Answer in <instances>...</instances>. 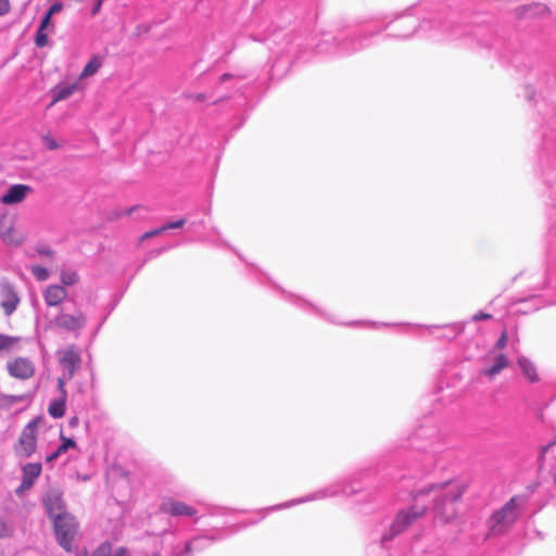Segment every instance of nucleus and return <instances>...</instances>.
<instances>
[{
  "mask_svg": "<svg viewBox=\"0 0 556 556\" xmlns=\"http://www.w3.org/2000/svg\"><path fill=\"white\" fill-rule=\"evenodd\" d=\"M53 523L59 544L64 549L71 551L77 532V522L75 518L68 514L58 515Z\"/></svg>",
  "mask_w": 556,
  "mask_h": 556,
  "instance_id": "7ed1b4c3",
  "label": "nucleus"
},
{
  "mask_svg": "<svg viewBox=\"0 0 556 556\" xmlns=\"http://www.w3.org/2000/svg\"><path fill=\"white\" fill-rule=\"evenodd\" d=\"M80 89H83V86L78 81H75V83L68 84V85L55 86L51 90L52 104L70 98L72 94H74L76 91H78Z\"/></svg>",
  "mask_w": 556,
  "mask_h": 556,
  "instance_id": "f3484780",
  "label": "nucleus"
},
{
  "mask_svg": "<svg viewBox=\"0 0 556 556\" xmlns=\"http://www.w3.org/2000/svg\"><path fill=\"white\" fill-rule=\"evenodd\" d=\"M485 362L491 363L490 366L482 369L481 374L490 379L496 377L503 369L509 366L508 357L497 351H491L485 357Z\"/></svg>",
  "mask_w": 556,
  "mask_h": 556,
  "instance_id": "6e6552de",
  "label": "nucleus"
},
{
  "mask_svg": "<svg viewBox=\"0 0 556 556\" xmlns=\"http://www.w3.org/2000/svg\"><path fill=\"white\" fill-rule=\"evenodd\" d=\"M51 17L52 16L50 14L46 13L43 18L41 20L39 28H41V29H47L48 27L53 28V25L51 24Z\"/></svg>",
  "mask_w": 556,
  "mask_h": 556,
  "instance_id": "7c9ffc66",
  "label": "nucleus"
},
{
  "mask_svg": "<svg viewBox=\"0 0 556 556\" xmlns=\"http://www.w3.org/2000/svg\"><path fill=\"white\" fill-rule=\"evenodd\" d=\"M58 354L60 365L66 372V379H72L80 362L79 355L75 352L74 349L62 350Z\"/></svg>",
  "mask_w": 556,
  "mask_h": 556,
  "instance_id": "ddd939ff",
  "label": "nucleus"
},
{
  "mask_svg": "<svg viewBox=\"0 0 556 556\" xmlns=\"http://www.w3.org/2000/svg\"><path fill=\"white\" fill-rule=\"evenodd\" d=\"M92 556H128V552L124 547L113 549L110 544L100 545Z\"/></svg>",
  "mask_w": 556,
  "mask_h": 556,
  "instance_id": "5701e85b",
  "label": "nucleus"
},
{
  "mask_svg": "<svg viewBox=\"0 0 556 556\" xmlns=\"http://www.w3.org/2000/svg\"><path fill=\"white\" fill-rule=\"evenodd\" d=\"M30 340L18 336H7L0 333V353L22 352Z\"/></svg>",
  "mask_w": 556,
  "mask_h": 556,
  "instance_id": "f8f14e48",
  "label": "nucleus"
},
{
  "mask_svg": "<svg viewBox=\"0 0 556 556\" xmlns=\"http://www.w3.org/2000/svg\"><path fill=\"white\" fill-rule=\"evenodd\" d=\"M41 254H46V255H50L51 254V251L50 250H41L39 251Z\"/></svg>",
  "mask_w": 556,
  "mask_h": 556,
  "instance_id": "79ce46f5",
  "label": "nucleus"
},
{
  "mask_svg": "<svg viewBox=\"0 0 556 556\" xmlns=\"http://www.w3.org/2000/svg\"><path fill=\"white\" fill-rule=\"evenodd\" d=\"M66 296L67 291L64 287L59 285H51L43 292L45 302L48 306H56L61 304Z\"/></svg>",
  "mask_w": 556,
  "mask_h": 556,
  "instance_id": "dca6fc26",
  "label": "nucleus"
},
{
  "mask_svg": "<svg viewBox=\"0 0 556 556\" xmlns=\"http://www.w3.org/2000/svg\"><path fill=\"white\" fill-rule=\"evenodd\" d=\"M486 318H490L489 314L480 313V314H477V315L473 316L475 320L486 319Z\"/></svg>",
  "mask_w": 556,
  "mask_h": 556,
  "instance_id": "c9c22d12",
  "label": "nucleus"
},
{
  "mask_svg": "<svg viewBox=\"0 0 556 556\" xmlns=\"http://www.w3.org/2000/svg\"><path fill=\"white\" fill-rule=\"evenodd\" d=\"M36 428L37 421L33 420L23 429L16 445L18 455L29 457L35 452L37 445Z\"/></svg>",
  "mask_w": 556,
  "mask_h": 556,
  "instance_id": "0eeeda50",
  "label": "nucleus"
},
{
  "mask_svg": "<svg viewBox=\"0 0 556 556\" xmlns=\"http://www.w3.org/2000/svg\"><path fill=\"white\" fill-rule=\"evenodd\" d=\"M100 5H101V0H99L98 4L96 5V8L93 10V14H96L98 12Z\"/></svg>",
  "mask_w": 556,
  "mask_h": 556,
  "instance_id": "a19ab883",
  "label": "nucleus"
},
{
  "mask_svg": "<svg viewBox=\"0 0 556 556\" xmlns=\"http://www.w3.org/2000/svg\"><path fill=\"white\" fill-rule=\"evenodd\" d=\"M184 224H185V219H179V220L174 222V223H168V224L164 225L161 228H157V229H155L153 231H150V232H146L143 235V238H149V237H152V236L160 235V233H162L163 231H165L167 229L180 228V227L184 226Z\"/></svg>",
  "mask_w": 556,
  "mask_h": 556,
  "instance_id": "393cba45",
  "label": "nucleus"
},
{
  "mask_svg": "<svg viewBox=\"0 0 556 556\" xmlns=\"http://www.w3.org/2000/svg\"><path fill=\"white\" fill-rule=\"evenodd\" d=\"M35 43L37 47L42 48L48 43V34L46 29L38 28L35 36Z\"/></svg>",
  "mask_w": 556,
  "mask_h": 556,
  "instance_id": "c85d7f7f",
  "label": "nucleus"
},
{
  "mask_svg": "<svg viewBox=\"0 0 556 556\" xmlns=\"http://www.w3.org/2000/svg\"><path fill=\"white\" fill-rule=\"evenodd\" d=\"M65 403H66L65 396H61L60 399L54 400L49 405V414L53 418H61L65 413Z\"/></svg>",
  "mask_w": 556,
  "mask_h": 556,
  "instance_id": "b1692460",
  "label": "nucleus"
},
{
  "mask_svg": "<svg viewBox=\"0 0 556 556\" xmlns=\"http://www.w3.org/2000/svg\"><path fill=\"white\" fill-rule=\"evenodd\" d=\"M517 366L527 382L538 383L541 380L538 366L530 358L526 356H519L517 358Z\"/></svg>",
  "mask_w": 556,
  "mask_h": 556,
  "instance_id": "2eb2a0df",
  "label": "nucleus"
},
{
  "mask_svg": "<svg viewBox=\"0 0 556 556\" xmlns=\"http://www.w3.org/2000/svg\"><path fill=\"white\" fill-rule=\"evenodd\" d=\"M48 148L49 149H56V148H59L58 141H54V140L48 141Z\"/></svg>",
  "mask_w": 556,
  "mask_h": 556,
  "instance_id": "e433bc0d",
  "label": "nucleus"
},
{
  "mask_svg": "<svg viewBox=\"0 0 556 556\" xmlns=\"http://www.w3.org/2000/svg\"><path fill=\"white\" fill-rule=\"evenodd\" d=\"M231 77H232L231 74H224V75L220 76L219 79L223 83V81H226L227 79H230Z\"/></svg>",
  "mask_w": 556,
  "mask_h": 556,
  "instance_id": "ea45409f",
  "label": "nucleus"
},
{
  "mask_svg": "<svg viewBox=\"0 0 556 556\" xmlns=\"http://www.w3.org/2000/svg\"><path fill=\"white\" fill-rule=\"evenodd\" d=\"M62 443L60 446L51 454L46 457L47 463L54 462L60 455L64 454L70 448L76 447V442L73 439L61 437Z\"/></svg>",
  "mask_w": 556,
  "mask_h": 556,
  "instance_id": "4be33fe9",
  "label": "nucleus"
},
{
  "mask_svg": "<svg viewBox=\"0 0 556 556\" xmlns=\"http://www.w3.org/2000/svg\"><path fill=\"white\" fill-rule=\"evenodd\" d=\"M507 340H508V338H507V333H506V332H503V333L501 334V337L498 338V340L496 341V343H495V346H494V350H493V351L504 349V348L506 346V344H507Z\"/></svg>",
  "mask_w": 556,
  "mask_h": 556,
  "instance_id": "c756f323",
  "label": "nucleus"
},
{
  "mask_svg": "<svg viewBox=\"0 0 556 556\" xmlns=\"http://www.w3.org/2000/svg\"><path fill=\"white\" fill-rule=\"evenodd\" d=\"M10 9L11 7L9 0H0V16L9 13Z\"/></svg>",
  "mask_w": 556,
  "mask_h": 556,
  "instance_id": "473e14b6",
  "label": "nucleus"
},
{
  "mask_svg": "<svg viewBox=\"0 0 556 556\" xmlns=\"http://www.w3.org/2000/svg\"><path fill=\"white\" fill-rule=\"evenodd\" d=\"M33 485L30 483L26 484V481L22 479L20 486L16 489L17 495H23L27 490H29Z\"/></svg>",
  "mask_w": 556,
  "mask_h": 556,
  "instance_id": "72a5a7b5",
  "label": "nucleus"
},
{
  "mask_svg": "<svg viewBox=\"0 0 556 556\" xmlns=\"http://www.w3.org/2000/svg\"><path fill=\"white\" fill-rule=\"evenodd\" d=\"M102 66V59L99 55H93L83 68L79 74V79L88 78L94 75Z\"/></svg>",
  "mask_w": 556,
  "mask_h": 556,
  "instance_id": "412c9836",
  "label": "nucleus"
},
{
  "mask_svg": "<svg viewBox=\"0 0 556 556\" xmlns=\"http://www.w3.org/2000/svg\"><path fill=\"white\" fill-rule=\"evenodd\" d=\"M337 493H338V491L334 490L333 488L326 489V490H320V491L314 493L313 495H311L308 497H304V498H300V500H296V501H293V502H289V503L282 504L281 507H290V506L295 505V504H300V503H304V502H308V501H314V500L325 498L327 496L336 495ZM276 508H280V506H277Z\"/></svg>",
  "mask_w": 556,
  "mask_h": 556,
  "instance_id": "aec40b11",
  "label": "nucleus"
},
{
  "mask_svg": "<svg viewBox=\"0 0 556 556\" xmlns=\"http://www.w3.org/2000/svg\"><path fill=\"white\" fill-rule=\"evenodd\" d=\"M66 372L64 374V377H61L58 379V388L61 391V396L66 397V391H65V381H66Z\"/></svg>",
  "mask_w": 556,
  "mask_h": 556,
  "instance_id": "2f4dec72",
  "label": "nucleus"
},
{
  "mask_svg": "<svg viewBox=\"0 0 556 556\" xmlns=\"http://www.w3.org/2000/svg\"><path fill=\"white\" fill-rule=\"evenodd\" d=\"M54 321L55 325L62 329L67 331H77L85 327L87 319L81 312H76L75 314L61 312L55 317Z\"/></svg>",
  "mask_w": 556,
  "mask_h": 556,
  "instance_id": "1a4fd4ad",
  "label": "nucleus"
},
{
  "mask_svg": "<svg viewBox=\"0 0 556 556\" xmlns=\"http://www.w3.org/2000/svg\"><path fill=\"white\" fill-rule=\"evenodd\" d=\"M63 9V5L61 2H55L51 5V8L49 9V11L47 12L48 14H50L51 16L61 12Z\"/></svg>",
  "mask_w": 556,
  "mask_h": 556,
  "instance_id": "f704fd0d",
  "label": "nucleus"
},
{
  "mask_svg": "<svg viewBox=\"0 0 556 556\" xmlns=\"http://www.w3.org/2000/svg\"><path fill=\"white\" fill-rule=\"evenodd\" d=\"M160 509L172 516H193L195 514L193 507L172 498L164 500Z\"/></svg>",
  "mask_w": 556,
  "mask_h": 556,
  "instance_id": "4468645a",
  "label": "nucleus"
},
{
  "mask_svg": "<svg viewBox=\"0 0 556 556\" xmlns=\"http://www.w3.org/2000/svg\"><path fill=\"white\" fill-rule=\"evenodd\" d=\"M514 13L517 18L522 20L527 17H546L552 15L551 8L541 2H532L529 4L517 7L514 10Z\"/></svg>",
  "mask_w": 556,
  "mask_h": 556,
  "instance_id": "9d476101",
  "label": "nucleus"
},
{
  "mask_svg": "<svg viewBox=\"0 0 556 556\" xmlns=\"http://www.w3.org/2000/svg\"><path fill=\"white\" fill-rule=\"evenodd\" d=\"M552 10V14L556 17V0H552V7H549Z\"/></svg>",
  "mask_w": 556,
  "mask_h": 556,
  "instance_id": "58836bf2",
  "label": "nucleus"
},
{
  "mask_svg": "<svg viewBox=\"0 0 556 556\" xmlns=\"http://www.w3.org/2000/svg\"><path fill=\"white\" fill-rule=\"evenodd\" d=\"M68 424H70L71 427H76L78 425V418L77 417H72L70 419Z\"/></svg>",
  "mask_w": 556,
  "mask_h": 556,
  "instance_id": "4c0bfd02",
  "label": "nucleus"
},
{
  "mask_svg": "<svg viewBox=\"0 0 556 556\" xmlns=\"http://www.w3.org/2000/svg\"><path fill=\"white\" fill-rule=\"evenodd\" d=\"M520 513V500L510 498L502 509L494 513L490 519V530L492 534H501L517 520Z\"/></svg>",
  "mask_w": 556,
  "mask_h": 556,
  "instance_id": "f03ea898",
  "label": "nucleus"
},
{
  "mask_svg": "<svg viewBox=\"0 0 556 556\" xmlns=\"http://www.w3.org/2000/svg\"><path fill=\"white\" fill-rule=\"evenodd\" d=\"M42 466L40 463H28L22 468V479L26 481V484L30 483L33 485L36 479L40 476Z\"/></svg>",
  "mask_w": 556,
  "mask_h": 556,
  "instance_id": "6ab92c4d",
  "label": "nucleus"
},
{
  "mask_svg": "<svg viewBox=\"0 0 556 556\" xmlns=\"http://www.w3.org/2000/svg\"><path fill=\"white\" fill-rule=\"evenodd\" d=\"M20 304V296L15 287L7 279L0 280V306L4 314L10 316Z\"/></svg>",
  "mask_w": 556,
  "mask_h": 556,
  "instance_id": "39448f33",
  "label": "nucleus"
},
{
  "mask_svg": "<svg viewBox=\"0 0 556 556\" xmlns=\"http://www.w3.org/2000/svg\"><path fill=\"white\" fill-rule=\"evenodd\" d=\"M45 505L47 507V510L50 515V517L53 518V520L56 518L58 515L62 514L63 508V502L61 496L58 493H49L43 498Z\"/></svg>",
  "mask_w": 556,
  "mask_h": 556,
  "instance_id": "a211bd4d",
  "label": "nucleus"
},
{
  "mask_svg": "<svg viewBox=\"0 0 556 556\" xmlns=\"http://www.w3.org/2000/svg\"><path fill=\"white\" fill-rule=\"evenodd\" d=\"M13 532V526L12 523L4 519L0 518V539L8 538Z\"/></svg>",
  "mask_w": 556,
  "mask_h": 556,
  "instance_id": "cd10ccee",
  "label": "nucleus"
},
{
  "mask_svg": "<svg viewBox=\"0 0 556 556\" xmlns=\"http://www.w3.org/2000/svg\"><path fill=\"white\" fill-rule=\"evenodd\" d=\"M424 507L417 506H413L407 510L400 511L390 527V532L388 534L386 533L382 535V542H387L396 534L403 532L406 529V527H408L413 521L419 518L424 514Z\"/></svg>",
  "mask_w": 556,
  "mask_h": 556,
  "instance_id": "20e7f679",
  "label": "nucleus"
},
{
  "mask_svg": "<svg viewBox=\"0 0 556 556\" xmlns=\"http://www.w3.org/2000/svg\"><path fill=\"white\" fill-rule=\"evenodd\" d=\"M33 192V189L28 185L17 184L12 185L9 189L0 197V203L5 205H14L23 202L28 194Z\"/></svg>",
  "mask_w": 556,
  "mask_h": 556,
  "instance_id": "9b49d317",
  "label": "nucleus"
},
{
  "mask_svg": "<svg viewBox=\"0 0 556 556\" xmlns=\"http://www.w3.org/2000/svg\"><path fill=\"white\" fill-rule=\"evenodd\" d=\"M30 271L36 277V279L39 281H45L49 278L48 269L42 266H38V265L31 266Z\"/></svg>",
  "mask_w": 556,
  "mask_h": 556,
  "instance_id": "bb28decb",
  "label": "nucleus"
},
{
  "mask_svg": "<svg viewBox=\"0 0 556 556\" xmlns=\"http://www.w3.org/2000/svg\"><path fill=\"white\" fill-rule=\"evenodd\" d=\"M465 490L466 484L459 480L446 482L434 489L437 500L434 509L439 520L447 523L457 517L456 502L462 497Z\"/></svg>",
  "mask_w": 556,
  "mask_h": 556,
  "instance_id": "f257e3e1",
  "label": "nucleus"
},
{
  "mask_svg": "<svg viewBox=\"0 0 556 556\" xmlns=\"http://www.w3.org/2000/svg\"><path fill=\"white\" fill-rule=\"evenodd\" d=\"M60 279L64 286H73L78 281V276H77L76 271L63 270L61 273Z\"/></svg>",
  "mask_w": 556,
  "mask_h": 556,
  "instance_id": "a878e982",
  "label": "nucleus"
},
{
  "mask_svg": "<svg viewBox=\"0 0 556 556\" xmlns=\"http://www.w3.org/2000/svg\"><path fill=\"white\" fill-rule=\"evenodd\" d=\"M9 375L15 379L27 380L35 374V364L27 357H14L7 362Z\"/></svg>",
  "mask_w": 556,
  "mask_h": 556,
  "instance_id": "423d86ee",
  "label": "nucleus"
}]
</instances>
